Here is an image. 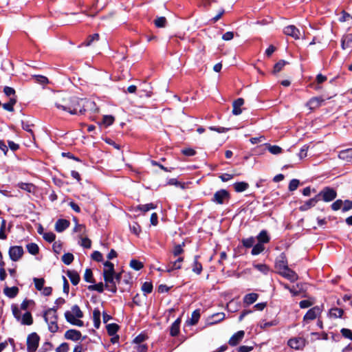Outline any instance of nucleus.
Here are the masks:
<instances>
[{
  "label": "nucleus",
  "mask_w": 352,
  "mask_h": 352,
  "mask_svg": "<svg viewBox=\"0 0 352 352\" xmlns=\"http://www.w3.org/2000/svg\"><path fill=\"white\" fill-rule=\"evenodd\" d=\"M3 93L5 94V95L8 97H16V91L14 90V89H13L12 87H8V86H6L4 88H3Z\"/></svg>",
  "instance_id": "obj_52"
},
{
  "label": "nucleus",
  "mask_w": 352,
  "mask_h": 352,
  "mask_svg": "<svg viewBox=\"0 0 352 352\" xmlns=\"http://www.w3.org/2000/svg\"><path fill=\"white\" fill-rule=\"evenodd\" d=\"M183 245H184V243H182V245H177L174 247V249L173 250V254L174 256H177L184 252V250L182 248Z\"/></svg>",
  "instance_id": "obj_60"
},
{
  "label": "nucleus",
  "mask_w": 352,
  "mask_h": 352,
  "mask_svg": "<svg viewBox=\"0 0 352 352\" xmlns=\"http://www.w3.org/2000/svg\"><path fill=\"white\" fill-rule=\"evenodd\" d=\"M342 49L352 47V33L346 34L343 36L341 41Z\"/></svg>",
  "instance_id": "obj_24"
},
{
  "label": "nucleus",
  "mask_w": 352,
  "mask_h": 352,
  "mask_svg": "<svg viewBox=\"0 0 352 352\" xmlns=\"http://www.w3.org/2000/svg\"><path fill=\"white\" fill-rule=\"evenodd\" d=\"M23 325H31L33 323V318L32 314L29 311H26L21 318L19 321Z\"/></svg>",
  "instance_id": "obj_27"
},
{
  "label": "nucleus",
  "mask_w": 352,
  "mask_h": 352,
  "mask_svg": "<svg viewBox=\"0 0 352 352\" xmlns=\"http://www.w3.org/2000/svg\"><path fill=\"white\" fill-rule=\"evenodd\" d=\"M340 333H341L342 336L344 338L352 340V331H351V330H350L349 329H346V328H342L340 330Z\"/></svg>",
  "instance_id": "obj_57"
},
{
  "label": "nucleus",
  "mask_w": 352,
  "mask_h": 352,
  "mask_svg": "<svg viewBox=\"0 0 352 352\" xmlns=\"http://www.w3.org/2000/svg\"><path fill=\"white\" fill-rule=\"evenodd\" d=\"M255 239H257L258 243H261L263 245L265 243H267L270 241L268 232L265 230H261Z\"/></svg>",
  "instance_id": "obj_20"
},
{
  "label": "nucleus",
  "mask_w": 352,
  "mask_h": 352,
  "mask_svg": "<svg viewBox=\"0 0 352 352\" xmlns=\"http://www.w3.org/2000/svg\"><path fill=\"white\" fill-rule=\"evenodd\" d=\"M67 276L70 279L71 283L74 285H77L80 281V276L76 271L74 270H68L67 272Z\"/></svg>",
  "instance_id": "obj_22"
},
{
  "label": "nucleus",
  "mask_w": 352,
  "mask_h": 352,
  "mask_svg": "<svg viewBox=\"0 0 352 352\" xmlns=\"http://www.w3.org/2000/svg\"><path fill=\"white\" fill-rule=\"evenodd\" d=\"M200 318V311L199 309L195 310L191 315V318L189 321H188L190 325H195Z\"/></svg>",
  "instance_id": "obj_36"
},
{
  "label": "nucleus",
  "mask_w": 352,
  "mask_h": 352,
  "mask_svg": "<svg viewBox=\"0 0 352 352\" xmlns=\"http://www.w3.org/2000/svg\"><path fill=\"white\" fill-rule=\"evenodd\" d=\"M344 314L342 309L333 307L329 311V316L333 318H341Z\"/></svg>",
  "instance_id": "obj_29"
},
{
  "label": "nucleus",
  "mask_w": 352,
  "mask_h": 352,
  "mask_svg": "<svg viewBox=\"0 0 352 352\" xmlns=\"http://www.w3.org/2000/svg\"><path fill=\"white\" fill-rule=\"evenodd\" d=\"M84 280L87 283H94L95 280L93 277V272L90 268H87L84 274Z\"/></svg>",
  "instance_id": "obj_42"
},
{
  "label": "nucleus",
  "mask_w": 352,
  "mask_h": 352,
  "mask_svg": "<svg viewBox=\"0 0 352 352\" xmlns=\"http://www.w3.org/2000/svg\"><path fill=\"white\" fill-rule=\"evenodd\" d=\"M104 269L103 270V273H115V271H114V265L109 261H107L104 263Z\"/></svg>",
  "instance_id": "obj_46"
},
{
  "label": "nucleus",
  "mask_w": 352,
  "mask_h": 352,
  "mask_svg": "<svg viewBox=\"0 0 352 352\" xmlns=\"http://www.w3.org/2000/svg\"><path fill=\"white\" fill-rule=\"evenodd\" d=\"M115 273H103L104 280L105 282L104 287L107 289L115 294L117 292V287L114 279Z\"/></svg>",
  "instance_id": "obj_6"
},
{
  "label": "nucleus",
  "mask_w": 352,
  "mask_h": 352,
  "mask_svg": "<svg viewBox=\"0 0 352 352\" xmlns=\"http://www.w3.org/2000/svg\"><path fill=\"white\" fill-rule=\"evenodd\" d=\"M338 157L340 159L346 161L352 159V148L341 151L339 153Z\"/></svg>",
  "instance_id": "obj_31"
},
{
  "label": "nucleus",
  "mask_w": 352,
  "mask_h": 352,
  "mask_svg": "<svg viewBox=\"0 0 352 352\" xmlns=\"http://www.w3.org/2000/svg\"><path fill=\"white\" fill-rule=\"evenodd\" d=\"M28 252L32 255H36L39 252V248L37 244L34 243H28L26 245Z\"/></svg>",
  "instance_id": "obj_39"
},
{
  "label": "nucleus",
  "mask_w": 352,
  "mask_h": 352,
  "mask_svg": "<svg viewBox=\"0 0 352 352\" xmlns=\"http://www.w3.org/2000/svg\"><path fill=\"white\" fill-rule=\"evenodd\" d=\"M74 255L71 253H65L62 256V261L65 264V265H70L72 261H74Z\"/></svg>",
  "instance_id": "obj_47"
},
{
  "label": "nucleus",
  "mask_w": 352,
  "mask_h": 352,
  "mask_svg": "<svg viewBox=\"0 0 352 352\" xmlns=\"http://www.w3.org/2000/svg\"><path fill=\"white\" fill-rule=\"evenodd\" d=\"M244 104V100L242 98H239L234 100L232 102V114L234 116H239L242 112V106Z\"/></svg>",
  "instance_id": "obj_14"
},
{
  "label": "nucleus",
  "mask_w": 352,
  "mask_h": 352,
  "mask_svg": "<svg viewBox=\"0 0 352 352\" xmlns=\"http://www.w3.org/2000/svg\"><path fill=\"white\" fill-rule=\"evenodd\" d=\"M72 314H74V318H81L83 317V313L82 311L80 310V307L78 305H75L74 306H72V311H70Z\"/></svg>",
  "instance_id": "obj_44"
},
{
  "label": "nucleus",
  "mask_w": 352,
  "mask_h": 352,
  "mask_svg": "<svg viewBox=\"0 0 352 352\" xmlns=\"http://www.w3.org/2000/svg\"><path fill=\"white\" fill-rule=\"evenodd\" d=\"M287 64V62H286L284 60H279L278 63H276L274 65L273 72L274 74H276V73L280 72L283 69V68L285 67V65Z\"/></svg>",
  "instance_id": "obj_45"
},
{
  "label": "nucleus",
  "mask_w": 352,
  "mask_h": 352,
  "mask_svg": "<svg viewBox=\"0 0 352 352\" xmlns=\"http://www.w3.org/2000/svg\"><path fill=\"white\" fill-rule=\"evenodd\" d=\"M100 36L98 33L89 35L87 39L81 44L83 46H90L94 42L99 40Z\"/></svg>",
  "instance_id": "obj_32"
},
{
  "label": "nucleus",
  "mask_w": 352,
  "mask_h": 352,
  "mask_svg": "<svg viewBox=\"0 0 352 352\" xmlns=\"http://www.w3.org/2000/svg\"><path fill=\"white\" fill-rule=\"evenodd\" d=\"M114 122V118L112 116H104L102 118V122L106 126L111 125Z\"/></svg>",
  "instance_id": "obj_58"
},
{
  "label": "nucleus",
  "mask_w": 352,
  "mask_h": 352,
  "mask_svg": "<svg viewBox=\"0 0 352 352\" xmlns=\"http://www.w3.org/2000/svg\"><path fill=\"white\" fill-rule=\"evenodd\" d=\"M230 199V194L228 190L225 189H221L217 191L213 197L212 198V201L217 204H223L225 201H228Z\"/></svg>",
  "instance_id": "obj_7"
},
{
  "label": "nucleus",
  "mask_w": 352,
  "mask_h": 352,
  "mask_svg": "<svg viewBox=\"0 0 352 352\" xmlns=\"http://www.w3.org/2000/svg\"><path fill=\"white\" fill-rule=\"evenodd\" d=\"M181 318H178L175 322L171 324L170 327V335L173 337H175L178 336L179 333V328L181 324Z\"/></svg>",
  "instance_id": "obj_21"
},
{
  "label": "nucleus",
  "mask_w": 352,
  "mask_h": 352,
  "mask_svg": "<svg viewBox=\"0 0 352 352\" xmlns=\"http://www.w3.org/2000/svg\"><path fill=\"white\" fill-rule=\"evenodd\" d=\"M264 250V245L257 243L256 244H254V246L252 247L251 254L254 256H256L263 252Z\"/></svg>",
  "instance_id": "obj_41"
},
{
  "label": "nucleus",
  "mask_w": 352,
  "mask_h": 352,
  "mask_svg": "<svg viewBox=\"0 0 352 352\" xmlns=\"http://www.w3.org/2000/svg\"><path fill=\"white\" fill-rule=\"evenodd\" d=\"M33 281L34 283L36 289L38 291L42 290L45 283V280L43 278H34Z\"/></svg>",
  "instance_id": "obj_50"
},
{
  "label": "nucleus",
  "mask_w": 352,
  "mask_h": 352,
  "mask_svg": "<svg viewBox=\"0 0 352 352\" xmlns=\"http://www.w3.org/2000/svg\"><path fill=\"white\" fill-rule=\"evenodd\" d=\"M70 225V223L67 219H59L56 221L55 224V230L58 232H62L65 230Z\"/></svg>",
  "instance_id": "obj_19"
},
{
  "label": "nucleus",
  "mask_w": 352,
  "mask_h": 352,
  "mask_svg": "<svg viewBox=\"0 0 352 352\" xmlns=\"http://www.w3.org/2000/svg\"><path fill=\"white\" fill-rule=\"evenodd\" d=\"M119 326L116 323H111L107 325V333L111 336L116 335Z\"/></svg>",
  "instance_id": "obj_40"
},
{
  "label": "nucleus",
  "mask_w": 352,
  "mask_h": 352,
  "mask_svg": "<svg viewBox=\"0 0 352 352\" xmlns=\"http://www.w3.org/2000/svg\"><path fill=\"white\" fill-rule=\"evenodd\" d=\"M154 23L157 28H164L166 24V19L164 16L157 17L154 21Z\"/></svg>",
  "instance_id": "obj_49"
},
{
  "label": "nucleus",
  "mask_w": 352,
  "mask_h": 352,
  "mask_svg": "<svg viewBox=\"0 0 352 352\" xmlns=\"http://www.w3.org/2000/svg\"><path fill=\"white\" fill-rule=\"evenodd\" d=\"M142 290L144 295L150 294L153 291V285L151 282H144L142 286Z\"/></svg>",
  "instance_id": "obj_48"
},
{
  "label": "nucleus",
  "mask_w": 352,
  "mask_h": 352,
  "mask_svg": "<svg viewBox=\"0 0 352 352\" xmlns=\"http://www.w3.org/2000/svg\"><path fill=\"white\" fill-rule=\"evenodd\" d=\"M55 106L72 115H76L79 113V109L81 107V98L76 96L70 97L68 99H63L62 102H56Z\"/></svg>",
  "instance_id": "obj_1"
},
{
  "label": "nucleus",
  "mask_w": 352,
  "mask_h": 352,
  "mask_svg": "<svg viewBox=\"0 0 352 352\" xmlns=\"http://www.w3.org/2000/svg\"><path fill=\"white\" fill-rule=\"evenodd\" d=\"M69 349V344L63 342L56 348V352H68Z\"/></svg>",
  "instance_id": "obj_64"
},
{
  "label": "nucleus",
  "mask_w": 352,
  "mask_h": 352,
  "mask_svg": "<svg viewBox=\"0 0 352 352\" xmlns=\"http://www.w3.org/2000/svg\"><path fill=\"white\" fill-rule=\"evenodd\" d=\"M12 311L14 318L16 319L17 321H19L21 318V311L19 309V308L16 305H12Z\"/></svg>",
  "instance_id": "obj_53"
},
{
  "label": "nucleus",
  "mask_w": 352,
  "mask_h": 352,
  "mask_svg": "<svg viewBox=\"0 0 352 352\" xmlns=\"http://www.w3.org/2000/svg\"><path fill=\"white\" fill-rule=\"evenodd\" d=\"M81 333L76 329H69L65 333V338L72 341H78L81 338Z\"/></svg>",
  "instance_id": "obj_15"
},
{
  "label": "nucleus",
  "mask_w": 352,
  "mask_h": 352,
  "mask_svg": "<svg viewBox=\"0 0 352 352\" xmlns=\"http://www.w3.org/2000/svg\"><path fill=\"white\" fill-rule=\"evenodd\" d=\"M344 206L342 208V211L343 212H347L352 209V200H345L343 201Z\"/></svg>",
  "instance_id": "obj_62"
},
{
  "label": "nucleus",
  "mask_w": 352,
  "mask_h": 352,
  "mask_svg": "<svg viewBox=\"0 0 352 352\" xmlns=\"http://www.w3.org/2000/svg\"><path fill=\"white\" fill-rule=\"evenodd\" d=\"M254 267L264 274H267L269 272V267L265 264H255Z\"/></svg>",
  "instance_id": "obj_56"
},
{
  "label": "nucleus",
  "mask_w": 352,
  "mask_h": 352,
  "mask_svg": "<svg viewBox=\"0 0 352 352\" xmlns=\"http://www.w3.org/2000/svg\"><path fill=\"white\" fill-rule=\"evenodd\" d=\"M65 317L66 320L73 325L78 327H82L84 325L83 321L77 318H74V314H72L69 311H65Z\"/></svg>",
  "instance_id": "obj_18"
},
{
  "label": "nucleus",
  "mask_w": 352,
  "mask_h": 352,
  "mask_svg": "<svg viewBox=\"0 0 352 352\" xmlns=\"http://www.w3.org/2000/svg\"><path fill=\"white\" fill-rule=\"evenodd\" d=\"M278 274L292 283L298 279V274L294 270L289 268V267L285 270L280 271Z\"/></svg>",
  "instance_id": "obj_13"
},
{
  "label": "nucleus",
  "mask_w": 352,
  "mask_h": 352,
  "mask_svg": "<svg viewBox=\"0 0 352 352\" xmlns=\"http://www.w3.org/2000/svg\"><path fill=\"white\" fill-rule=\"evenodd\" d=\"M258 298V294L256 293H250L246 294L243 298V303L247 305H250L255 302Z\"/></svg>",
  "instance_id": "obj_25"
},
{
  "label": "nucleus",
  "mask_w": 352,
  "mask_h": 352,
  "mask_svg": "<svg viewBox=\"0 0 352 352\" xmlns=\"http://www.w3.org/2000/svg\"><path fill=\"white\" fill-rule=\"evenodd\" d=\"M343 205V201L341 199H337L336 201H334L331 205V208L333 210H338L342 208V206Z\"/></svg>",
  "instance_id": "obj_59"
},
{
  "label": "nucleus",
  "mask_w": 352,
  "mask_h": 352,
  "mask_svg": "<svg viewBox=\"0 0 352 352\" xmlns=\"http://www.w3.org/2000/svg\"><path fill=\"white\" fill-rule=\"evenodd\" d=\"M4 294L10 298H13L16 297L19 293V288L17 287H6L3 289Z\"/></svg>",
  "instance_id": "obj_23"
},
{
  "label": "nucleus",
  "mask_w": 352,
  "mask_h": 352,
  "mask_svg": "<svg viewBox=\"0 0 352 352\" xmlns=\"http://www.w3.org/2000/svg\"><path fill=\"white\" fill-rule=\"evenodd\" d=\"M323 100L320 98H318V97H314V98H311L307 102V106L310 109H314L316 108H318V107L320 106L321 104V102H322Z\"/></svg>",
  "instance_id": "obj_26"
},
{
  "label": "nucleus",
  "mask_w": 352,
  "mask_h": 352,
  "mask_svg": "<svg viewBox=\"0 0 352 352\" xmlns=\"http://www.w3.org/2000/svg\"><path fill=\"white\" fill-rule=\"evenodd\" d=\"M40 341L39 336L33 332L28 335L27 338V351L28 352H35L38 346Z\"/></svg>",
  "instance_id": "obj_3"
},
{
  "label": "nucleus",
  "mask_w": 352,
  "mask_h": 352,
  "mask_svg": "<svg viewBox=\"0 0 352 352\" xmlns=\"http://www.w3.org/2000/svg\"><path fill=\"white\" fill-rule=\"evenodd\" d=\"M299 180L296 179H293L290 181L289 184V190L290 191H294L297 189L298 185H299Z\"/></svg>",
  "instance_id": "obj_61"
},
{
  "label": "nucleus",
  "mask_w": 352,
  "mask_h": 352,
  "mask_svg": "<svg viewBox=\"0 0 352 352\" xmlns=\"http://www.w3.org/2000/svg\"><path fill=\"white\" fill-rule=\"evenodd\" d=\"M288 346L292 349L299 350L305 346V340L302 338H294L288 340Z\"/></svg>",
  "instance_id": "obj_12"
},
{
  "label": "nucleus",
  "mask_w": 352,
  "mask_h": 352,
  "mask_svg": "<svg viewBox=\"0 0 352 352\" xmlns=\"http://www.w3.org/2000/svg\"><path fill=\"white\" fill-rule=\"evenodd\" d=\"M18 186L21 189L25 190L28 192H34V190L35 189V186L33 185L32 184H29V183L21 182V183L18 184Z\"/></svg>",
  "instance_id": "obj_38"
},
{
  "label": "nucleus",
  "mask_w": 352,
  "mask_h": 352,
  "mask_svg": "<svg viewBox=\"0 0 352 352\" xmlns=\"http://www.w3.org/2000/svg\"><path fill=\"white\" fill-rule=\"evenodd\" d=\"M43 237L46 241L52 243L55 240L56 235L54 233L49 232L43 233Z\"/></svg>",
  "instance_id": "obj_55"
},
{
  "label": "nucleus",
  "mask_w": 352,
  "mask_h": 352,
  "mask_svg": "<svg viewBox=\"0 0 352 352\" xmlns=\"http://www.w3.org/2000/svg\"><path fill=\"white\" fill-rule=\"evenodd\" d=\"M35 81L41 85H46L48 83V79L47 77L41 75H35L33 76Z\"/></svg>",
  "instance_id": "obj_54"
},
{
  "label": "nucleus",
  "mask_w": 352,
  "mask_h": 352,
  "mask_svg": "<svg viewBox=\"0 0 352 352\" xmlns=\"http://www.w3.org/2000/svg\"><path fill=\"white\" fill-rule=\"evenodd\" d=\"M130 267L135 270H140L144 267V265L140 261L135 259H132L130 261Z\"/></svg>",
  "instance_id": "obj_51"
},
{
  "label": "nucleus",
  "mask_w": 352,
  "mask_h": 352,
  "mask_svg": "<svg viewBox=\"0 0 352 352\" xmlns=\"http://www.w3.org/2000/svg\"><path fill=\"white\" fill-rule=\"evenodd\" d=\"M269 151L274 155H277L281 153L282 148L278 146H269L268 147Z\"/></svg>",
  "instance_id": "obj_63"
},
{
  "label": "nucleus",
  "mask_w": 352,
  "mask_h": 352,
  "mask_svg": "<svg viewBox=\"0 0 352 352\" xmlns=\"http://www.w3.org/2000/svg\"><path fill=\"white\" fill-rule=\"evenodd\" d=\"M318 201H323L324 202H330L337 197V191L330 187H324L317 195Z\"/></svg>",
  "instance_id": "obj_2"
},
{
  "label": "nucleus",
  "mask_w": 352,
  "mask_h": 352,
  "mask_svg": "<svg viewBox=\"0 0 352 352\" xmlns=\"http://www.w3.org/2000/svg\"><path fill=\"white\" fill-rule=\"evenodd\" d=\"M233 187L236 192H242L248 188L249 184L245 182H239L234 183Z\"/></svg>",
  "instance_id": "obj_30"
},
{
  "label": "nucleus",
  "mask_w": 352,
  "mask_h": 352,
  "mask_svg": "<svg viewBox=\"0 0 352 352\" xmlns=\"http://www.w3.org/2000/svg\"><path fill=\"white\" fill-rule=\"evenodd\" d=\"M104 285L100 282L97 284L91 285L88 286V289L89 291H97L99 293H102L104 291Z\"/></svg>",
  "instance_id": "obj_43"
},
{
  "label": "nucleus",
  "mask_w": 352,
  "mask_h": 352,
  "mask_svg": "<svg viewBox=\"0 0 352 352\" xmlns=\"http://www.w3.org/2000/svg\"><path fill=\"white\" fill-rule=\"evenodd\" d=\"M275 267L278 273L288 267L287 259L284 252L281 253L276 259Z\"/></svg>",
  "instance_id": "obj_9"
},
{
  "label": "nucleus",
  "mask_w": 352,
  "mask_h": 352,
  "mask_svg": "<svg viewBox=\"0 0 352 352\" xmlns=\"http://www.w3.org/2000/svg\"><path fill=\"white\" fill-rule=\"evenodd\" d=\"M100 311L98 309H95L93 311V320L94 327L98 329L100 325Z\"/></svg>",
  "instance_id": "obj_35"
},
{
  "label": "nucleus",
  "mask_w": 352,
  "mask_h": 352,
  "mask_svg": "<svg viewBox=\"0 0 352 352\" xmlns=\"http://www.w3.org/2000/svg\"><path fill=\"white\" fill-rule=\"evenodd\" d=\"M318 197L316 195L313 198H311L309 199V200L305 201L303 203V204H302L300 207H299V210L300 211H307L309 209L314 207L316 204L318 202Z\"/></svg>",
  "instance_id": "obj_17"
},
{
  "label": "nucleus",
  "mask_w": 352,
  "mask_h": 352,
  "mask_svg": "<svg viewBox=\"0 0 352 352\" xmlns=\"http://www.w3.org/2000/svg\"><path fill=\"white\" fill-rule=\"evenodd\" d=\"M23 249L21 246H11L8 254L10 259L13 261H18L23 254Z\"/></svg>",
  "instance_id": "obj_8"
},
{
  "label": "nucleus",
  "mask_w": 352,
  "mask_h": 352,
  "mask_svg": "<svg viewBox=\"0 0 352 352\" xmlns=\"http://www.w3.org/2000/svg\"><path fill=\"white\" fill-rule=\"evenodd\" d=\"M98 110L95 102L87 98H81V107L79 109V114L82 115L87 111L96 113Z\"/></svg>",
  "instance_id": "obj_4"
},
{
  "label": "nucleus",
  "mask_w": 352,
  "mask_h": 352,
  "mask_svg": "<svg viewBox=\"0 0 352 352\" xmlns=\"http://www.w3.org/2000/svg\"><path fill=\"white\" fill-rule=\"evenodd\" d=\"M157 206L153 203H149L146 204H140L138 205L136 208V210H140L143 212H146L150 210L156 208Z\"/></svg>",
  "instance_id": "obj_33"
},
{
  "label": "nucleus",
  "mask_w": 352,
  "mask_h": 352,
  "mask_svg": "<svg viewBox=\"0 0 352 352\" xmlns=\"http://www.w3.org/2000/svg\"><path fill=\"white\" fill-rule=\"evenodd\" d=\"M43 318L48 324V329L51 333H56L58 330V315H50L44 312Z\"/></svg>",
  "instance_id": "obj_5"
},
{
  "label": "nucleus",
  "mask_w": 352,
  "mask_h": 352,
  "mask_svg": "<svg viewBox=\"0 0 352 352\" xmlns=\"http://www.w3.org/2000/svg\"><path fill=\"white\" fill-rule=\"evenodd\" d=\"M283 33L287 36H289L294 38L296 40L299 39L300 36V30L293 25L285 27L283 29Z\"/></svg>",
  "instance_id": "obj_11"
},
{
  "label": "nucleus",
  "mask_w": 352,
  "mask_h": 352,
  "mask_svg": "<svg viewBox=\"0 0 352 352\" xmlns=\"http://www.w3.org/2000/svg\"><path fill=\"white\" fill-rule=\"evenodd\" d=\"M322 309L319 306H315L309 309L303 317L304 321H310L316 319L322 313Z\"/></svg>",
  "instance_id": "obj_10"
},
{
  "label": "nucleus",
  "mask_w": 352,
  "mask_h": 352,
  "mask_svg": "<svg viewBox=\"0 0 352 352\" xmlns=\"http://www.w3.org/2000/svg\"><path fill=\"white\" fill-rule=\"evenodd\" d=\"M199 256H195L194 257L192 271L197 274H200L202 272V265L198 261Z\"/></svg>",
  "instance_id": "obj_34"
},
{
  "label": "nucleus",
  "mask_w": 352,
  "mask_h": 352,
  "mask_svg": "<svg viewBox=\"0 0 352 352\" xmlns=\"http://www.w3.org/2000/svg\"><path fill=\"white\" fill-rule=\"evenodd\" d=\"M256 239L254 236H250L249 238L243 239L241 240V243L246 248H250L254 246L255 244Z\"/></svg>",
  "instance_id": "obj_37"
},
{
  "label": "nucleus",
  "mask_w": 352,
  "mask_h": 352,
  "mask_svg": "<svg viewBox=\"0 0 352 352\" xmlns=\"http://www.w3.org/2000/svg\"><path fill=\"white\" fill-rule=\"evenodd\" d=\"M244 335L243 331H237L230 338L228 344L232 346H236L243 340Z\"/></svg>",
  "instance_id": "obj_16"
},
{
  "label": "nucleus",
  "mask_w": 352,
  "mask_h": 352,
  "mask_svg": "<svg viewBox=\"0 0 352 352\" xmlns=\"http://www.w3.org/2000/svg\"><path fill=\"white\" fill-rule=\"evenodd\" d=\"M16 97H11L10 98L9 101L8 102L2 104V107L5 110L12 112L14 111V106L16 103Z\"/></svg>",
  "instance_id": "obj_28"
}]
</instances>
